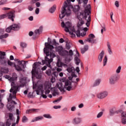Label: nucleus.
Returning a JSON list of instances; mask_svg holds the SVG:
<instances>
[{"label": "nucleus", "mask_w": 126, "mask_h": 126, "mask_svg": "<svg viewBox=\"0 0 126 126\" xmlns=\"http://www.w3.org/2000/svg\"><path fill=\"white\" fill-rule=\"evenodd\" d=\"M78 2V4H81L83 2V7H84V10H82L80 12V15L77 16V18L79 19L80 22L77 24V27L80 30V26H82L84 24V21L82 19H85V20H87V17L91 14V5L88 3V0H77Z\"/></svg>", "instance_id": "f257e3e1"}, {"label": "nucleus", "mask_w": 126, "mask_h": 126, "mask_svg": "<svg viewBox=\"0 0 126 126\" xmlns=\"http://www.w3.org/2000/svg\"><path fill=\"white\" fill-rule=\"evenodd\" d=\"M56 52H58V54L61 57H68L69 56L71 59H72L73 56V51L70 49L69 52L66 50H63V47L62 46H59L55 48Z\"/></svg>", "instance_id": "f03ea898"}, {"label": "nucleus", "mask_w": 126, "mask_h": 126, "mask_svg": "<svg viewBox=\"0 0 126 126\" xmlns=\"http://www.w3.org/2000/svg\"><path fill=\"white\" fill-rule=\"evenodd\" d=\"M42 64L41 62H35L32 65V78H36V79H41L42 75L39 74V70H38V66Z\"/></svg>", "instance_id": "7ed1b4c3"}, {"label": "nucleus", "mask_w": 126, "mask_h": 126, "mask_svg": "<svg viewBox=\"0 0 126 126\" xmlns=\"http://www.w3.org/2000/svg\"><path fill=\"white\" fill-rule=\"evenodd\" d=\"M20 30V24H13V25H10L8 28H7L5 30V32L7 33H10L11 32V30L13 31H18Z\"/></svg>", "instance_id": "20e7f679"}, {"label": "nucleus", "mask_w": 126, "mask_h": 126, "mask_svg": "<svg viewBox=\"0 0 126 126\" xmlns=\"http://www.w3.org/2000/svg\"><path fill=\"white\" fill-rule=\"evenodd\" d=\"M64 5L63 6L62 8V10H63V8H65V9H66V7H67V9L65 11V14L66 16L67 17H68V16H70V15L71 14V10H70V8H72L73 5H67V3L66 2H64Z\"/></svg>", "instance_id": "39448f33"}, {"label": "nucleus", "mask_w": 126, "mask_h": 126, "mask_svg": "<svg viewBox=\"0 0 126 126\" xmlns=\"http://www.w3.org/2000/svg\"><path fill=\"white\" fill-rule=\"evenodd\" d=\"M118 80H119V75L115 74L112 75L109 78V83L111 85H114Z\"/></svg>", "instance_id": "423d86ee"}, {"label": "nucleus", "mask_w": 126, "mask_h": 126, "mask_svg": "<svg viewBox=\"0 0 126 126\" xmlns=\"http://www.w3.org/2000/svg\"><path fill=\"white\" fill-rule=\"evenodd\" d=\"M5 15H6V17H8V19H10V20H11L13 22L14 21V18H15V11H11L5 14Z\"/></svg>", "instance_id": "0eeeda50"}, {"label": "nucleus", "mask_w": 126, "mask_h": 126, "mask_svg": "<svg viewBox=\"0 0 126 126\" xmlns=\"http://www.w3.org/2000/svg\"><path fill=\"white\" fill-rule=\"evenodd\" d=\"M48 42H45V48L44 49H50V51H52V50H54V45H51L52 44V40H51V39H50V37H48Z\"/></svg>", "instance_id": "6e6552de"}, {"label": "nucleus", "mask_w": 126, "mask_h": 126, "mask_svg": "<svg viewBox=\"0 0 126 126\" xmlns=\"http://www.w3.org/2000/svg\"><path fill=\"white\" fill-rule=\"evenodd\" d=\"M50 49H47L46 48L43 49V52L44 54H46L45 57H49L50 56V59H54V58H56V54L55 53H53V52H50Z\"/></svg>", "instance_id": "1a4fd4ad"}, {"label": "nucleus", "mask_w": 126, "mask_h": 126, "mask_svg": "<svg viewBox=\"0 0 126 126\" xmlns=\"http://www.w3.org/2000/svg\"><path fill=\"white\" fill-rule=\"evenodd\" d=\"M89 37L86 40L87 42L93 43V44H94L96 42V39H94V38H95V35H94V34L90 33L89 35Z\"/></svg>", "instance_id": "9d476101"}, {"label": "nucleus", "mask_w": 126, "mask_h": 126, "mask_svg": "<svg viewBox=\"0 0 126 126\" xmlns=\"http://www.w3.org/2000/svg\"><path fill=\"white\" fill-rule=\"evenodd\" d=\"M108 96V93L106 92H103L97 94V97L98 99H104Z\"/></svg>", "instance_id": "9b49d317"}, {"label": "nucleus", "mask_w": 126, "mask_h": 126, "mask_svg": "<svg viewBox=\"0 0 126 126\" xmlns=\"http://www.w3.org/2000/svg\"><path fill=\"white\" fill-rule=\"evenodd\" d=\"M121 117L122 119V123L123 125H126V112L122 111L121 112Z\"/></svg>", "instance_id": "f8f14e48"}, {"label": "nucleus", "mask_w": 126, "mask_h": 126, "mask_svg": "<svg viewBox=\"0 0 126 126\" xmlns=\"http://www.w3.org/2000/svg\"><path fill=\"white\" fill-rule=\"evenodd\" d=\"M45 60L46 62H47V63L46 64L47 66L48 67H50V68H52V66H51V63L53 62V59L51 58L50 59H49V58L47 57H45Z\"/></svg>", "instance_id": "ddd939ff"}, {"label": "nucleus", "mask_w": 126, "mask_h": 126, "mask_svg": "<svg viewBox=\"0 0 126 126\" xmlns=\"http://www.w3.org/2000/svg\"><path fill=\"white\" fill-rule=\"evenodd\" d=\"M70 30L71 31V32H72L73 33H75L78 38H79L80 37V30L79 28H78L77 31H75V29L74 28L70 29Z\"/></svg>", "instance_id": "4468645a"}, {"label": "nucleus", "mask_w": 126, "mask_h": 126, "mask_svg": "<svg viewBox=\"0 0 126 126\" xmlns=\"http://www.w3.org/2000/svg\"><path fill=\"white\" fill-rule=\"evenodd\" d=\"M16 80H17V75L16 74V73H13L12 77H10L9 81H10V82H14Z\"/></svg>", "instance_id": "2eb2a0df"}, {"label": "nucleus", "mask_w": 126, "mask_h": 126, "mask_svg": "<svg viewBox=\"0 0 126 126\" xmlns=\"http://www.w3.org/2000/svg\"><path fill=\"white\" fill-rule=\"evenodd\" d=\"M73 9V11L74 13H76L78 12L79 10H80V6L79 5H75L73 7H72Z\"/></svg>", "instance_id": "dca6fc26"}, {"label": "nucleus", "mask_w": 126, "mask_h": 126, "mask_svg": "<svg viewBox=\"0 0 126 126\" xmlns=\"http://www.w3.org/2000/svg\"><path fill=\"white\" fill-rule=\"evenodd\" d=\"M122 112H123V110H118L115 111L113 109H111L109 111L110 116H114L115 114H119V113H122Z\"/></svg>", "instance_id": "f3484780"}, {"label": "nucleus", "mask_w": 126, "mask_h": 126, "mask_svg": "<svg viewBox=\"0 0 126 126\" xmlns=\"http://www.w3.org/2000/svg\"><path fill=\"white\" fill-rule=\"evenodd\" d=\"M104 55H105V52H104V51H102L101 53L98 55V60L99 63H101L102 61H103Z\"/></svg>", "instance_id": "a211bd4d"}, {"label": "nucleus", "mask_w": 126, "mask_h": 126, "mask_svg": "<svg viewBox=\"0 0 126 126\" xmlns=\"http://www.w3.org/2000/svg\"><path fill=\"white\" fill-rule=\"evenodd\" d=\"M65 11H66V9L65 8H63V10L61 11V14H60L59 17L61 19H63L66 14H65Z\"/></svg>", "instance_id": "6ab92c4d"}, {"label": "nucleus", "mask_w": 126, "mask_h": 126, "mask_svg": "<svg viewBox=\"0 0 126 126\" xmlns=\"http://www.w3.org/2000/svg\"><path fill=\"white\" fill-rule=\"evenodd\" d=\"M43 32V26H40L38 29H36L34 31V33L35 34H38V35H40L41 33Z\"/></svg>", "instance_id": "aec40b11"}, {"label": "nucleus", "mask_w": 126, "mask_h": 126, "mask_svg": "<svg viewBox=\"0 0 126 126\" xmlns=\"http://www.w3.org/2000/svg\"><path fill=\"white\" fill-rule=\"evenodd\" d=\"M88 19L87 20V23H86V25L87 27H89L90 26V22H91V14H90L88 16Z\"/></svg>", "instance_id": "412c9836"}, {"label": "nucleus", "mask_w": 126, "mask_h": 126, "mask_svg": "<svg viewBox=\"0 0 126 126\" xmlns=\"http://www.w3.org/2000/svg\"><path fill=\"white\" fill-rule=\"evenodd\" d=\"M56 9H57V5L54 4L53 5V6L49 9V12H50V13H54V12L56 11Z\"/></svg>", "instance_id": "4be33fe9"}, {"label": "nucleus", "mask_w": 126, "mask_h": 126, "mask_svg": "<svg viewBox=\"0 0 126 126\" xmlns=\"http://www.w3.org/2000/svg\"><path fill=\"white\" fill-rule=\"evenodd\" d=\"M18 63L19 65H22V66H23V68H25V66H26V63H27V62L23 61H18Z\"/></svg>", "instance_id": "5701e85b"}, {"label": "nucleus", "mask_w": 126, "mask_h": 126, "mask_svg": "<svg viewBox=\"0 0 126 126\" xmlns=\"http://www.w3.org/2000/svg\"><path fill=\"white\" fill-rule=\"evenodd\" d=\"M88 49H89L88 45H85L84 47L81 49V54H83L85 53V52H87V51H88Z\"/></svg>", "instance_id": "b1692460"}, {"label": "nucleus", "mask_w": 126, "mask_h": 126, "mask_svg": "<svg viewBox=\"0 0 126 126\" xmlns=\"http://www.w3.org/2000/svg\"><path fill=\"white\" fill-rule=\"evenodd\" d=\"M6 55L5 52L0 51V60H4Z\"/></svg>", "instance_id": "393cba45"}, {"label": "nucleus", "mask_w": 126, "mask_h": 126, "mask_svg": "<svg viewBox=\"0 0 126 126\" xmlns=\"http://www.w3.org/2000/svg\"><path fill=\"white\" fill-rule=\"evenodd\" d=\"M80 123V119L78 118H75L73 119V123L74 125H77Z\"/></svg>", "instance_id": "a878e982"}, {"label": "nucleus", "mask_w": 126, "mask_h": 126, "mask_svg": "<svg viewBox=\"0 0 126 126\" xmlns=\"http://www.w3.org/2000/svg\"><path fill=\"white\" fill-rule=\"evenodd\" d=\"M31 112H39V109H31L27 110L26 112V114H29V113H31Z\"/></svg>", "instance_id": "bb28decb"}, {"label": "nucleus", "mask_w": 126, "mask_h": 126, "mask_svg": "<svg viewBox=\"0 0 126 126\" xmlns=\"http://www.w3.org/2000/svg\"><path fill=\"white\" fill-rule=\"evenodd\" d=\"M107 47H108V52L109 55H112L113 54V51H112V49H111V45H110V43L107 42Z\"/></svg>", "instance_id": "cd10ccee"}, {"label": "nucleus", "mask_w": 126, "mask_h": 126, "mask_svg": "<svg viewBox=\"0 0 126 126\" xmlns=\"http://www.w3.org/2000/svg\"><path fill=\"white\" fill-rule=\"evenodd\" d=\"M1 71H2V73H8V68L3 67L1 68Z\"/></svg>", "instance_id": "c85d7f7f"}, {"label": "nucleus", "mask_w": 126, "mask_h": 126, "mask_svg": "<svg viewBox=\"0 0 126 126\" xmlns=\"http://www.w3.org/2000/svg\"><path fill=\"white\" fill-rule=\"evenodd\" d=\"M57 66H58V67H63V63L61 62V59L58 60Z\"/></svg>", "instance_id": "c756f323"}, {"label": "nucleus", "mask_w": 126, "mask_h": 126, "mask_svg": "<svg viewBox=\"0 0 126 126\" xmlns=\"http://www.w3.org/2000/svg\"><path fill=\"white\" fill-rule=\"evenodd\" d=\"M14 67L16 68L17 71H22V68L19 65L14 64Z\"/></svg>", "instance_id": "7c9ffc66"}, {"label": "nucleus", "mask_w": 126, "mask_h": 126, "mask_svg": "<svg viewBox=\"0 0 126 126\" xmlns=\"http://www.w3.org/2000/svg\"><path fill=\"white\" fill-rule=\"evenodd\" d=\"M100 82H101V79H98L96 80L93 85V87H95V86H98V85L100 84Z\"/></svg>", "instance_id": "2f4dec72"}, {"label": "nucleus", "mask_w": 126, "mask_h": 126, "mask_svg": "<svg viewBox=\"0 0 126 126\" xmlns=\"http://www.w3.org/2000/svg\"><path fill=\"white\" fill-rule=\"evenodd\" d=\"M20 46L23 49V52H24V49H25V48H26V47H27V44H26L24 42H21L20 43Z\"/></svg>", "instance_id": "473e14b6"}, {"label": "nucleus", "mask_w": 126, "mask_h": 126, "mask_svg": "<svg viewBox=\"0 0 126 126\" xmlns=\"http://www.w3.org/2000/svg\"><path fill=\"white\" fill-rule=\"evenodd\" d=\"M57 86L58 89L61 91V92H65V91L64 90V88L63 87H60V85L59 84H57Z\"/></svg>", "instance_id": "72a5a7b5"}, {"label": "nucleus", "mask_w": 126, "mask_h": 126, "mask_svg": "<svg viewBox=\"0 0 126 126\" xmlns=\"http://www.w3.org/2000/svg\"><path fill=\"white\" fill-rule=\"evenodd\" d=\"M9 35L8 33H5L4 34L0 35V40H1L2 39H5L6 38H7Z\"/></svg>", "instance_id": "f704fd0d"}, {"label": "nucleus", "mask_w": 126, "mask_h": 126, "mask_svg": "<svg viewBox=\"0 0 126 126\" xmlns=\"http://www.w3.org/2000/svg\"><path fill=\"white\" fill-rule=\"evenodd\" d=\"M75 61L76 62V64L77 65H79V63H80V59L77 56L75 57Z\"/></svg>", "instance_id": "c9c22d12"}, {"label": "nucleus", "mask_w": 126, "mask_h": 126, "mask_svg": "<svg viewBox=\"0 0 126 126\" xmlns=\"http://www.w3.org/2000/svg\"><path fill=\"white\" fill-rule=\"evenodd\" d=\"M43 118L42 116H38L36 117L34 120H33L32 122H37V121H41V120H43Z\"/></svg>", "instance_id": "e433bc0d"}, {"label": "nucleus", "mask_w": 126, "mask_h": 126, "mask_svg": "<svg viewBox=\"0 0 126 126\" xmlns=\"http://www.w3.org/2000/svg\"><path fill=\"white\" fill-rule=\"evenodd\" d=\"M11 86L12 88H15L17 89H18V88H19V87L18 86H16V85H15V83L14 82H11Z\"/></svg>", "instance_id": "4c0bfd02"}, {"label": "nucleus", "mask_w": 126, "mask_h": 126, "mask_svg": "<svg viewBox=\"0 0 126 126\" xmlns=\"http://www.w3.org/2000/svg\"><path fill=\"white\" fill-rule=\"evenodd\" d=\"M7 108L10 112H12V110L14 109V105H11L9 104V105H8Z\"/></svg>", "instance_id": "58836bf2"}, {"label": "nucleus", "mask_w": 126, "mask_h": 126, "mask_svg": "<svg viewBox=\"0 0 126 126\" xmlns=\"http://www.w3.org/2000/svg\"><path fill=\"white\" fill-rule=\"evenodd\" d=\"M107 62H108V58H107V56H105L103 59V66H105V65H106Z\"/></svg>", "instance_id": "ea45409f"}, {"label": "nucleus", "mask_w": 126, "mask_h": 126, "mask_svg": "<svg viewBox=\"0 0 126 126\" xmlns=\"http://www.w3.org/2000/svg\"><path fill=\"white\" fill-rule=\"evenodd\" d=\"M72 27V25L71 24V23H70V22H67L66 23V27L71 28Z\"/></svg>", "instance_id": "a19ab883"}, {"label": "nucleus", "mask_w": 126, "mask_h": 126, "mask_svg": "<svg viewBox=\"0 0 126 126\" xmlns=\"http://www.w3.org/2000/svg\"><path fill=\"white\" fill-rule=\"evenodd\" d=\"M52 45H54V46H59L60 44L56 41V39H54L52 41Z\"/></svg>", "instance_id": "79ce46f5"}, {"label": "nucleus", "mask_w": 126, "mask_h": 126, "mask_svg": "<svg viewBox=\"0 0 126 126\" xmlns=\"http://www.w3.org/2000/svg\"><path fill=\"white\" fill-rule=\"evenodd\" d=\"M7 1V0H1L0 1V5H2L3 4H5L6 3V2Z\"/></svg>", "instance_id": "37998d69"}, {"label": "nucleus", "mask_w": 126, "mask_h": 126, "mask_svg": "<svg viewBox=\"0 0 126 126\" xmlns=\"http://www.w3.org/2000/svg\"><path fill=\"white\" fill-rule=\"evenodd\" d=\"M12 98H13V96H12V94H10L9 97L7 99L8 102H10V101H12Z\"/></svg>", "instance_id": "c03bdc74"}, {"label": "nucleus", "mask_w": 126, "mask_h": 126, "mask_svg": "<svg viewBox=\"0 0 126 126\" xmlns=\"http://www.w3.org/2000/svg\"><path fill=\"white\" fill-rule=\"evenodd\" d=\"M43 88H44V86L42 84L39 85L37 87V90L40 91V90H42Z\"/></svg>", "instance_id": "a18cd8bd"}, {"label": "nucleus", "mask_w": 126, "mask_h": 126, "mask_svg": "<svg viewBox=\"0 0 126 126\" xmlns=\"http://www.w3.org/2000/svg\"><path fill=\"white\" fill-rule=\"evenodd\" d=\"M63 99V96H60L57 99H56L55 100L53 101V103H57V102H60Z\"/></svg>", "instance_id": "49530a36"}, {"label": "nucleus", "mask_w": 126, "mask_h": 126, "mask_svg": "<svg viewBox=\"0 0 126 126\" xmlns=\"http://www.w3.org/2000/svg\"><path fill=\"white\" fill-rule=\"evenodd\" d=\"M28 119L25 116H24L22 118V123H26V121H28Z\"/></svg>", "instance_id": "de8ad7c7"}, {"label": "nucleus", "mask_w": 126, "mask_h": 126, "mask_svg": "<svg viewBox=\"0 0 126 126\" xmlns=\"http://www.w3.org/2000/svg\"><path fill=\"white\" fill-rule=\"evenodd\" d=\"M52 72V70L50 69H48L46 71V74L48 75V76H50L51 75V73Z\"/></svg>", "instance_id": "09e8293b"}, {"label": "nucleus", "mask_w": 126, "mask_h": 126, "mask_svg": "<svg viewBox=\"0 0 126 126\" xmlns=\"http://www.w3.org/2000/svg\"><path fill=\"white\" fill-rule=\"evenodd\" d=\"M13 114L11 113L9 114V119L10 121H13Z\"/></svg>", "instance_id": "8fccbe9b"}, {"label": "nucleus", "mask_w": 126, "mask_h": 126, "mask_svg": "<svg viewBox=\"0 0 126 126\" xmlns=\"http://www.w3.org/2000/svg\"><path fill=\"white\" fill-rule=\"evenodd\" d=\"M69 80H66V81L65 82V85L64 86V88H66V86H69Z\"/></svg>", "instance_id": "3c124183"}, {"label": "nucleus", "mask_w": 126, "mask_h": 126, "mask_svg": "<svg viewBox=\"0 0 126 126\" xmlns=\"http://www.w3.org/2000/svg\"><path fill=\"white\" fill-rule=\"evenodd\" d=\"M0 104L1 105H0V109H1L2 108H3V107L4 106V104H3L1 102V97L0 94Z\"/></svg>", "instance_id": "603ef678"}, {"label": "nucleus", "mask_w": 126, "mask_h": 126, "mask_svg": "<svg viewBox=\"0 0 126 126\" xmlns=\"http://www.w3.org/2000/svg\"><path fill=\"white\" fill-rule=\"evenodd\" d=\"M43 117L46 118V119H52V117L49 114H44Z\"/></svg>", "instance_id": "864d4df0"}, {"label": "nucleus", "mask_w": 126, "mask_h": 126, "mask_svg": "<svg viewBox=\"0 0 126 126\" xmlns=\"http://www.w3.org/2000/svg\"><path fill=\"white\" fill-rule=\"evenodd\" d=\"M20 83H21V84L19 86V87H24L25 85H26V82H24L22 83L21 81H20Z\"/></svg>", "instance_id": "5fc2aeb1"}, {"label": "nucleus", "mask_w": 126, "mask_h": 126, "mask_svg": "<svg viewBox=\"0 0 126 126\" xmlns=\"http://www.w3.org/2000/svg\"><path fill=\"white\" fill-rule=\"evenodd\" d=\"M69 29H70V28H68V27H64V31H65V32L67 33H69V32H70V31H69Z\"/></svg>", "instance_id": "6e6d98bb"}, {"label": "nucleus", "mask_w": 126, "mask_h": 126, "mask_svg": "<svg viewBox=\"0 0 126 126\" xmlns=\"http://www.w3.org/2000/svg\"><path fill=\"white\" fill-rule=\"evenodd\" d=\"M102 116H103V112L101 111L97 114V119H99V118H101Z\"/></svg>", "instance_id": "4d7b16f0"}, {"label": "nucleus", "mask_w": 126, "mask_h": 126, "mask_svg": "<svg viewBox=\"0 0 126 126\" xmlns=\"http://www.w3.org/2000/svg\"><path fill=\"white\" fill-rule=\"evenodd\" d=\"M113 15H114V13H113V12H111V13H110V18H111V21H112V22L115 23V20H114V19H113Z\"/></svg>", "instance_id": "13d9d810"}, {"label": "nucleus", "mask_w": 126, "mask_h": 126, "mask_svg": "<svg viewBox=\"0 0 126 126\" xmlns=\"http://www.w3.org/2000/svg\"><path fill=\"white\" fill-rule=\"evenodd\" d=\"M121 69H122V66H119L117 69L116 70V73H120V72H121Z\"/></svg>", "instance_id": "bf43d9fd"}, {"label": "nucleus", "mask_w": 126, "mask_h": 126, "mask_svg": "<svg viewBox=\"0 0 126 126\" xmlns=\"http://www.w3.org/2000/svg\"><path fill=\"white\" fill-rule=\"evenodd\" d=\"M18 91V89H17V88H16L15 90H13V95H16V94L17 93V91Z\"/></svg>", "instance_id": "052dcab7"}, {"label": "nucleus", "mask_w": 126, "mask_h": 126, "mask_svg": "<svg viewBox=\"0 0 126 126\" xmlns=\"http://www.w3.org/2000/svg\"><path fill=\"white\" fill-rule=\"evenodd\" d=\"M72 68H73V67H68L67 69V71H68V72L70 73V72L72 71Z\"/></svg>", "instance_id": "680f3d73"}, {"label": "nucleus", "mask_w": 126, "mask_h": 126, "mask_svg": "<svg viewBox=\"0 0 126 126\" xmlns=\"http://www.w3.org/2000/svg\"><path fill=\"white\" fill-rule=\"evenodd\" d=\"M3 34H4V29H0V35H3Z\"/></svg>", "instance_id": "e2e57ef3"}, {"label": "nucleus", "mask_w": 126, "mask_h": 126, "mask_svg": "<svg viewBox=\"0 0 126 126\" xmlns=\"http://www.w3.org/2000/svg\"><path fill=\"white\" fill-rule=\"evenodd\" d=\"M65 48L66 50H69L70 49V45H69V43L66 44Z\"/></svg>", "instance_id": "0e129e2a"}, {"label": "nucleus", "mask_w": 126, "mask_h": 126, "mask_svg": "<svg viewBox=\"0 0 126 126\" xmlns=\"http://www.w3.org/2000/svg\"><path fill=\"white\" fill-rule=\"evenodd\" d=\"M69 34L70 35H71L72 38H74V37H75V36H76L75 34L73 32H69Z\"/></svg>", "instance_id": "69168bd1"}, {"label": "nucleus", "mask_w": 126, "mask_h": 126, "mask_svg": "<svg viewBox=\"0 0 126 126\" xmlns=\"http://www.w3.org/2000/svg\"><path fill=\"white\" fill-rule=\"evenodd\" d=\"M6 18V15L5 14H2L0 15V19H3V18Z\"/></svg>", "instance_id": "338daca9"}, {"label": "nucleus", "mask_w": 126, "mask_h": 126, "mask_svg": "<svg viewBox=\"0 0 126 126\" xmlns=\"http://www.w3.org/2000/svg\"><path fill=\"white\" fill-rule=\"evenodd\" d=\"M86 35V32H83L82 33H80V36H81L82 37H85V36Z\"/></svg>", "instance_id": "774afa93"}]
</instances>
